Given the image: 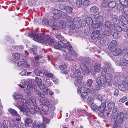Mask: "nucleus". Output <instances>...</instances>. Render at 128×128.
I'll list each match as a JSON object with an SVG mask.
<instances>
[{"mask_svg":"<svg viewBox=\"0 0 128 128\" xmlns=\"http://www.w3.org/2000/svg\"><path fill=\"white\" fill-rule=\"evenodd\" d=\"M86 85L84 83H81V85L79 86V87L83 90L87 91L88 88H86Z\"/></svg>","mask_w":128,"mask_h":128,"instance_id":"obj_49","label":"nucleus"},{"mask_svg":"<svg viewBox=\"0 0 128 128\" xmlns=\"http://www.w3.org/2000/svg\"><path fill=\"white\" fill-rule=\"evenodd\" d=\"M94 20L95 22H101L102 21L104 20L103 17L99 15L94 16Z\"/></svg>","mask_w":128,"mask_h":128,"instance_id":"obj_21","label":"nucleus"},{"mask_svg":"<svg viewBox=\"0 0 128 128\" xmlns=\"http://www.w3.org/2000/svg\"><path fill=\"white\" fill-rule=\"evenodd\" d=\"M120 18L121 20L124 24H128V22L126 17L123 15H121L120 16Z\"/></svg>","mask_w":128,"mask_h":128,"instance_id":"obj_29","label":"nucleus"},{"mask_svg":"<svg viewBox=\"0 0 128 128\" xmlns=\"http://www.w3.org/2000/svg\"><path fill=\"white\" fill-rule=\"evenodd\" d=\"M76 4L77 6L79 8H80L82 5V1L81 0H76Z\"/></svg>","mask_w":128,"mask_h":128,"instance_id":"obj_51","label":"nucleus"},{"mask_svg":"<svg viewBox=\"0 0 128 128\" xmlns=\"http://www.w3.org/2000/svg\"><path fill=\"white\" fill-rule=\"evenodd\" d=\"M120 1L121 5L119 6V7H122V6H126L127 2L126 0H120Z\"/></svg>","mask_w":128,"mask_h":128,"instance_id":"obj_58","label":"nucleus"},{"mask_svg":"<svg viewBox=\"0 0 128 128\" xmlns=\"http://www.w3.org/2000/svg\"><path fill=\"white\" fill-rule=\"evenodd\" d=\"M76 68V66H73L72 68V72L70 74V76L72 78H77V79L74 82L75 85L78 86L82 80V76L80 75L81 72L80 70Z\"/></svg>","mask_w":128,"mask_h":128,"instance_id":"obj_5","label":"nucleus"},{"mask_svg":"<svg viewBox=\"0 0 128 128\" xmlns=\"http://www.w3.org/2000/svg\"><path fill=\"white\" fill-rule=\"evenodd\" d=\"M112 21L113 22L116 24H118L120 22V20L116 16H114L113 17Z\"/></svg>","mask_w":128,"mask_h":128,"instance_id":"obj_39","label":"nucleus"},{"mask_svg":"<svg viewBox=\"0 0 128 128\" xmlns=\"http://www.w3.org/2000/svg\"><path fill=\"white\" fill-rule=\"evenodd\" d=\"M53 12L54 14L53 18L54 20L59 19L62 14L61 11L58 10H54L53 11Z\"/></svg>","mask_w":128,"mask_h":128,"instance_id":"obj_16","label":"nucleus"},{"mask_svg":"<svg viewBox=\"0 0 128 128\" xmlns=\"http://www.w3.org/2000/svg\"><path fill=\"white\" fill-rule=\"evenodd\" d=\"M106 104L104 102L98 108V114L100 116H102L104 114V112L105 111L106 108Z\"/></svg>","mask_w":128,"mask_h":128,"instance_id":"obj_14","label":"nucleus"},{"mask_svg":"<svg viewBox=\"0 0 128 128\" xmlns=\"http://www.w3.org/2000/svg\"><path fill=\"white\" fill-rule=\"evenodd\" d=\"M96 98L101 102L103 99V97L101 94H98Z\"/></svg>","mask_w":128,"mask_h":128,"instance_id":"obj_59","label":"nucleus"},{"mask_svg":"<svg viewBox=\"0 0 128 128\" xmlns=\"http://www.w3.org/2000/svg\"><path fill=\"white\" fill-rule=\"evenodd\" d=\"M24 125L21 123H17L15 124L14 126V128H24Z\"/></svg>","mask_w":128,"mask_h":128,"instance_id":"obj_40","label":"nucleus"},{"mask_svg":"<svg viewBox=\"0 0 128 128\" xmlns=\"http://www.w3.org/2000/svg\"><path fill=\"white\" fill-rule=\"evenodd\" d=\"M93 81L92 79H90L88 80L86 84L88 86L90 87L92 86Z\"/></svg>","mask_w":128,"mask_h":128,"instance_id":"obj_54","label":"nucleus"},{"mask_svg":"<svg viewBox=\"0 0 128 128\" xmlns=\"http://www.w3.org/2000/svg\"><path fill=\"white\" fill-rule=\"evenodd\" d=\"M41 73L43 74L44 75L47 77L51 78L54 77V75L52 74L49 73L46 71H42Z\"/></svg>","mask_w":128,"mask_h":128,"instance_id":"obj_26","label":"nucleus"},{"mask_svg":"<svg viewBox=\"0 0 128 128\" xmlns=\"http://www.w3.org/2000/svg\"><path fill=\"white\" fill-rule=\"evenodd\" d=\"M123 14H124L128 17V6H122V7L119 9Z\"/></svg>","mask_w":128,"mask_h":128,"instance_id":"obj_19","label":"nucleus"},{"mask_svg":"<svg viewBox=\"0 0 128 128\" xmlns=\"http://www.w3.org/2000/svg\"><path fill=\"white\" fill-rule=\"evenodd\" d=\"M87 93H88L87 91L86 92H82L81 94L82 97L84 99L86 98L88 96Z\"/></svg>","mask_w":128,"mask_h":128,"instance_id":"obj_62","label":"nucleus"},{"mask_svg":"<svg viewBox=\"0 0 128 128\" xmlns=\"http://www.w3.org/2000/svg\"><path fill=\"white\" fill-rule=\"evenodd\" d=\"M30 88H29V89L31 90L32 91L35 92L37 90L36 88L34 85L30 84Z\"/></svg>","mask_w":128,"mask_h":128,"instance_id":"obj_52","label":"nucleus"},{"mask_svg":"<svg viewBox=\"0 0 128 128\" xmlns=\"http://www.w3.org/2000/svg\"><path fill=\"white\" fill-rule=\"evenodd\" d=\"M66 60L70 61L72 62H74V59L72 58V57H69L68 56H66L65 58Z\"/></svg>","mask_w":128,"mask_h":128,"instance_id":"obj_57","label":"nucleus"},{"mask_svg":"<svg viewBox=\"0 0 128 128\" xmlns=\"http://www.w3.org/2000/svg\"><path fill=\"white\" fill-rule=\"evenodd\" d=\"M84 23V26H85V24H86V22L88 25L89 26H91V25L93 23V20L92 18H87L86 19V22Z\"/></svg>","mask_w":128,"mask_h":128,"instance_id":"obj_33","label":"nucleus"},{"mask_svg":"<svg viewBox=\"0 0 128 128\" xmlns=\"http://www.w3.org/2000/svg\"><path fill=\"white\" fill-rule=\"evenodd\" d=\"M33 123V121L31 118H27L25 122V125L26 127H29V124H32Z\"/></svg>","mask_w":128,"mask_h":128,"instance_id":"obj_28","label":"nucleus"},{"mask_svg":"<svg viewBox=\"0 0 128 128\" xmlns=\"http://www.w3.org/2000/svg\"><path fill=\"white\" fill-rule=\"evenodd\" d=\"M110 42L108 39L107 38H104L102 39V44L103 46H106Z\"/></svg>","mask_w":128,"mask_h":128,"instance_id":"obj_34","label":"nucleus"},{"mask_svg":"<svg viewBox=\"0 0 128 128\" xmlns=\"http://www.w3.org/2000/svg\"><path fill=\"white\" fill-rule=\"evenodd\" d=\"M128 100L127 97L126 96H124L120 98L119 100V102H120L124 103L127 101Z\"/></svg>","mask_w":128,"mask_h":128,"instance_id":"obj_53","label":"nucleus"},{"mask_svg":"<svg viewBox=\"0 0 128 128\" xmlns=\"http://www.w3.org/2000/svg\"><path fill=\"white\" fill-rule=\"evenodd\" d=\"M122 50L120 49H115V50L113 52V54L114 56H117L120 54L122 53Z\"/></svg>","mask_w":128,"mask_h":128,"instance_id":"obj_30","label":"nucleus"},{"mask_svg":"<svg viewBox=\"0 0 128 128\" xmlns=\"http://www.w3.org/2000/svg\"><path fill=\"white\" fill-rule=\"evenodd\" d=\"M80 66L83 71L85 73L88 74L90 72L88 67L90 65V62L85 59L80 61Z\"/></svg>","mask_w":128,"mask_h":128,"instance_id":"obj_9","label":"nucleus"},{"mask_svg":"<svg viewBox=\"0 0 128 128\" xmlns=\"http://www.w3.org/2000/svg\"><path fill=\"white\" fill-rule=\"evenodd\" d=\"M118 112L116 108L114 109L112 112L111 120L114 122L113 125L114 128H118L120 124L122 123L125 117L123 113L120 112L118 114Z\"/></svg>","mask_w":128,"mask_h":128,"instance_id":"obj_4","label":"nucleus"},{"mask_svg":"<svg viewBox=\"0 0 128 128\" xmlns=\"http://www.w3.org/2000/svg\"><path fill=\"white\" fill-rule=\"evenodd\" d=\"M106 79L107 81H111L112 79V75L108 73L106 74Z\"/></svg>","mask_w":128,"mask_h":128,"instance_id":"obj_47","label":"nucleus"},{"mask_svg":"<svg viewBox=\"0 0 128 128\" xmlns=\"http://www.w3.org/2000/svg\"><path fill=\"white\" fill-rule=\"evenodd\" d=\"M36 128H44L46 126V124H36Z\"/></svg>","mask_w":128,"mask_h":128,"instance_id":"obj_55","label":"nucleus"},{"mask_svg":"<svg viewBox=\"0 0 128 128\" xmlns=\"http://www.w3.org/2000/svg\"><path fill=\"white\" fill-rule=\"evenodd\" d=\"M42 92L43 91L44 94L46 95H48L49 94L50 96L53 95L54 93L51 90H48L47 88H44Z\"/></svg>","mask_w":128,"mask_h":128,"instance_id":"obj_27","label":"nucleus"},{"mask_svg":"<svg viewBox=\"0 0 128 128\" xmlns=\"http://www.w3.org/2000/svg\"><path fill=\"white\" fill-rule=\"evenodd\" d=\"M117 44V42L116 40H113L110 43L109 46V48L110 50L114 48Z\"/></svg>","mask_w":128,"mask_h":128,"instance_id":"obj_24","label":"nucleus"},{"mask_svg":"<svg viewBox=\"0 0 128 128\" xmlns=\"http://www.w3.org/2000/svg\"><path fill=\"white\" fill-rule=\"evenodd\" d=\"M43 82V85L42 86L44 88H42V90L44 88H45L50 86L51 85V82L50 80H46L45 82Z\"/></svg>","mask_w":128,"mask_h":128,"instance_id":"obj_31","label":"nucleus"},{"mask_svg":"<svg viewBox=\"0 0 128 128\" xmlns=\"http://www.w3.org/2000/svg\"><path fill=\"white\" fill-rule=\"evenodd\" d=\"M63 17L64 18L67 19L66 20L68 24L69 22H70L72 21L71 17L69 16L67 14H63Z\"/></svg>","mask_w":128,"mask_h":128,"instance_id":"obj_38","label":"nucleus"},{"mask_svg":"<svg viewBox=\"0 0 128 128\" xmlns=\"http://www.w3.org/2000/svg\"><path fill=\"white\" fill-rule=\"evenodd\" d=\"M108 6L110 8H114L116 6V4L115 2L112 1L109 3H108Z\"/></svg>","mask_w":128,"mask_h":128,"instance_id":"obj_46","label":"nucleus"},{"mask_svg":"<svg viewBox=\"0 0 128 128\" xmlns=\"http://www.w3.org/2000/svg\"><path fill=\"white\" fill-rule=\"evenodd\" d=\"M56 36L58 40L60 41H63L64 39V38L60 34H57Z\"/></svg>","mask_w":128,"mask_h":128,"instance_id":"obj_43","label":"nucleus"},{"mask_svg":"<svg viewBox=\"0 0 128 128\" xmlns=\"http://www.w3.org/2000/svg\"><path fill=\"white\" fill-rule=\"evenodd\" d=\"M30 101H31L34 106V108L31 107L30 102L26 100L22 99L21 102L22 103V106L18 105L17 106L20 110L24 113L28 114V109L30 112L32 114L36 113L39 114L40 115L42 114V113L40 110L36 106L37 104L36 101V99L33 97H32L29 99Z\"/></svg>","mask_w":128,"mask_h":128,"instance_id":"obj_1","label":"nucleus"},{"mask_svg":"<svg viewBox=\"0 0 128 128\" xmlns=\"http://www.w3.org/2000/svg\"><path fill=\"white\" fill-rule=\"evenodd\" d=\"M116 63L117 65L126 66L128 64V53L125 54L123 58H118Z\"/></svg>","mask_w":128,"mask_h":128,"instance_id":"obj_10","label":"nucleus"},{"mask_svg":"<svg viewBox=\"0 0 128 128\" xmlns=\"http://www.w3.org/2000/svg\"><path fill=\"white\" fill-rule=\"evenodd\" d=\"M29 36L32 38L35 41L39 43L44 44H48L49 45L52 46L54 44L53 40L48 35L46 36L41 34H36L33 32H30Z\"/></svg>","mask_w":128,"mask_h":128,"instance_id":"obj_2","label":"nucleus"},{"mask_svg":"<svg viewBox=\"0 0 128 128\" xmlns=\"http://www.w3.org/2000/svg\"><path fill=\"white\" fill-rule=\"evenodd\" d=\"M85 22V21H83L82 19L80 20L78 18H76L74 20V25H72V28H73L74 26H75L76 28H80L82 26H84Z\"/></svg>","mask_w":128,"mask_h":128,"instance_id":"obj_11","label":"nucleus"},{"mask_svg":"<svg viewBox=\"0 0 128 128\" xmlns=\"http://www.w3.org/2000/svg\"><path fill=\"white\" fill-rule=\"evenodd\" d=\"M102 73L101 76L100 80L98 82V83H101L102 85H105L107 83V80L106 79V75H102Z\"/></svg>","mask_w":128,"mask_h":128,"instance_id":"obj_20","label":"nucleus"},{"mask_svg":"<svg viewBox=\"0 0 128 128\" xmlns=\"http://www.w3.org/2000/svg\"><path fill=\"white\" fill-rule=\"evenodd\" d=\"M59 26L60 28L62 29H65V30H66V28H68L66 23L64 20L60 21L59 23Z\"/></svg>","mask_w":128,"mask_h":128,"instance_id":"obj_25","label":"nucleus"},{"mask_svg":"<svg viewBox=\"0 0 128 128\" xmlns=\"http://www.w3.org/2000/svg\"><path fill=\"white\" fill-rule=\"evenodd\" d=\"M36 82L38 86V87L42 91V88L43 87L42 84V80L41 78L38 77L36 78Z\"/></svg>","mask_w":128,"mask_h":128,"instance_id":"obj_22","label":"nucleus"},{"mask_svg":"<svg viewBox=\"0 0 128 128\" xmlns=\"http://www.w3.org/2000/svg\"><path fill=\"white\" fill-rule=\"evenodd\" d=\"M17 64L20 69H23L25 70L29 68L28 64L26 62H18Z\"/></svg>","mask_w":128,"mask_h":128,"instance_id":"obj_15","label":"nucleus"},{"mask_svg":"<svg viewBox=\"0 0 128 128\" xmlns=\"http://www.w3.org/2000/svg\"><path fill=\"white\" fill-rule=\"evenodd\" d=\"M115 106V104L114 102H110L108 104L107 106L108 109L112 110L114 108Z\"/></svg>","mask_w":128,"mask_h":128,"instance_id":"obj_35","label":"nucleus"},{"mask_svg":"<svg viewBox=\"0 0 128 128\" xmlns=\"http://www.w3.org/2000/svg\"><path fill=\"white\" fill-rule=\"evenodd\" d=\"M102 70L101 74H102V73L103 74L102 75L104 74V75H106L107 71L106 68V67H103L102 68Z\"/></svg>","mask_w":128,"mask_h":128,"instance_id":"obj_56","label":"nucleus"},{"mask_svg":"<svg viewBox=\"0 0 128 128\" xmlns=\"http://www.w3.org/2000/svg\"><path fill=\"white\" fill-rule=\"evenodd\" d=\"M10 122L7 120L4 121L3 123L1 126L2 128H8V126H10Z\"/></svg>","mask_w":128,"mask_h":128,"instance_id":"obj_23","label":"nucleus"},{"mask_svg":"<svg viewBox=\"0 0 128 128\" xmlns=\"http://www.w3.org/2000/svg\"><path fill=\"white\" fill-rule=\"evenodd\" d=\"M98 84H97L96 86V89L97 90H100L101 88V86L102 85V84L100 83H98V82H97Z\"/></svg>","mask_w":128,"mask_h":128,"instance_id":"obj_64","label":"nucleus"},{"mask_svg":"<svg viewBox=\"0 0 128 128\" xmlns=\"http://www.w3.org/2000/svg\"><path fill=\"white\" fill-rule=\"evenodd\" d=\"M42 23L44 26L48 25L51 26L52 28L54 30H56L58 29L57 23L56 21L52 20H50L49 21L47 19L44 18L42 20Z\"/></svg>","mask_w":128,"mask_h":128,"instance_id":"obj_8","label":"nucleus"},{"mask_svg":"<svg viewBox=\"0 0 128 128\" xmlns=\"http://www.w3.org/2000/svg\"><path fill=\"white\" fill-rule=\"evenodd\" d=\"M65 10L67 12L69 13L72 12V8L71 7L69 6H67L65 8Z\"/></svg>","mask_w":128,"mask_h":128,"instance_id":"obj_61","label":"nucleus"},{"mask_svg":"<svg viewBox=\"0 0 128 128\" xmlns=\"http://www.w3.org/2000/svg\"><path fill=\"white\" fill-rule=\"evenodd\" d=\"M32 47L33 48H31L29 50L30 52L35 56L34 58L33 57L30 58L31 60L32 63L35 66H38L40 64V63L39 60L40 59L42 58V57L40 55H38L36 54L37 46H36L33 45Z\"/></svg>","mask_w":128,"mask_h":128,"instance_id":"obj_6","label":"nucleus"},{"mask_svg":"<svg viewBox=\"0 0 128 128\" xmlns=\"http://www.w3.org/2000/svg\"><path fill=\"white\" fill-rule=\"evenodd\" d=\"M100 35V34L99 31L94 30L91 34L92 38V39L100 40L101 38Z\"/></svg>","mask_w":128,"mask_h":128,"instance_id":"obj_17","label":"nucleus"},{"mask_svg":"<svg viewBox=\"0 0 128 128\" xmlns=\"http://www.w3.org/2000/svg\"><path fill=\"white\" fill-rule=\"evenodd\" d=\"M105 26L108 28H110L113 26V24L112 22L110 21H107L105 24Z\"/></svg>","mask_w":128,"mask_h":128,"instance_id":"obj_42","label":"nucleus"},{"mask_svg":"<svg viewBox=\"0 0 128 128\" xmlns=\"http://www.w3.org/2000/svg\"><path fill=\"white\" fill-rule=\"evenodd\" d=\"M95 23L92 24L91 25V26L94 28H98L101 25L100 22H95Z\"/></svg>","mask_w":128,"mask_h":128,"instance_id":"obj_41","label":"nucleus"},{"mask_svg":"<svg viewBox=\"0 0 128 128\" xmlns=\"http://www.w3.org/2000/svg\"><path fill=\"white\" fill-rule=\"evenodd\" d=\"M112 33V31L110 30H106L103 33V34L105 36H109Z\"/></svg>","mask_w":128,"mask_h":128,"instance_id":"obj_45","label":"nucleus"},{"mask_svg":"<svg viewBox=\"0 0 128 128\" xmlns=\"http://www.w3.org/2000/svg\"><path fill=\"white\" fill-rule=\"evenodd\" d=\"M8 111L14 117L16 121H19L20 120L21 117L16 110L12 108H10L8 110Z\"/></svg>","mask_w":128,"mask_h":128,"instance_id":"obj_13","label":"nucleus"},{"mask_svg":"<svg viewBox=\"0 0 128 128\" xmlns=\"http://www.w3.org/2000/svg\"><path fill=\"white\" fill-rule=\"evenodd\" d=\"M32 83L30 80H21L20 84L19 85V86L22 88H26V89L29 90L30 88V85L28 82Z\"/></svg>","mask_w":128,"mask_h":128,"instance_id":"obj_12","label":"nucleus"},{"mask_svg":"<svg viewBox=\"0 0 128 128\" xmlns=\"http://www.w3.org/2000/svg\"><path fill=\"white\" fill-rule=\"evenodd\" d=\"M99 9L96 6H93L90 8V11L91 12L94 13H97L99 11Z\"/></svg>","mask_w":128,"mask_h":128,"instance_id":"obj_32","label":"nucleus"},{"mask_svg":"<svg viewBox=\"0 0 128 128\" xmlns=\"http://www.w3.org/2000/svg\"><path fill=\"white\" fill-rule=\"evenodd\" d=\"M118 87L120 90L123 92L126 90L127 88L124 84H119Z\"/></svg>","mask_w":128,"mask_h":128,"instance_id":"obj_36","label":"nucleus"},{"mask_svg":"<svg viewBox=\"0 0 128 128\" xmlns=\"http://www.w3.org/2000/svg\"><path fill=\"white\" fill-rule=\"evenodd\" d=\"M14 98L16 99H20L22 98L23 96L22 95L20 94H17L16 92L14 93L13 95Z\"/></svg>","mask_w":128,"mask_h":128,"instance_id":"obj_37","label":"nucleus"},{"mask_svg":"<svg viewBox=\"0 0 128 128\" xmlns=\"http://www.w3.org/2000/svg\"><path fill=\"white\" fill-rule=\"evenodd\" d=\"M54 48L64 52L66 51V48L68 50L69 53L74 57L76 56H77V54L75 51L73 50V48L69 42L65 44L62 42H55Z\"/></svg>","mask_w":128,"mask_h":128,"instance_id":"obj_3","label":"nucleus"},{"mask_svg":"<svg viewBox=\"0 0 128 128\" xmlns=\"http://www.w3.org/2000/svg\"><path fill=\"white\" fill-rule=\"evenodd\" d=\"M12 56L13 58L16 60H18L20 58V54L18 53H14L12 54Z\"/></svg>","mask_w":128,"mask_h":128,"instance_id":"obj_44","label":"nucleus"},{"mask_svg":"<svg viewBox=\"0 0 128 128\" xmlns=\"http://www.w3.org/2000/svg\"><path fill=\"white\" fill-rule=\"evenodd\" d=\"M91 103V108L92 110L94 111H96L98 109V107L96 105L94 104L92 102Z\"/></svg>","mask_w":128,"mask_h":128,"instance_id":"obj_48","label":"nucleus"},{"mask_svg":"<svg viewBox=\"0 0 128 128\" xmlns=\"http://www.w3.org/2000/svg\"><path fill=\"white\" fill-rule=\"evenodd\" d=\"M37 94L39 97L42 98L40 99V102H41L44 105L48 107L49 108L51 109L53 111L55 110V106L52 105L46 99L44 98L45 97V94H43L40 91H38Z\"/></svg>","mask_w":128,"mask_h":128,"instance_id":"obj_7","label":"nucleus"},{"mask_svg":"<svg viewBox=\"0 0 128 128\" xmlns=\"http://www.w3.org/2000/svg\"><path fill=\"white\" fill-rule=\"evenodd\" d=\"M83 5L85 6H88L90 4V2L88 0H86L82 2Z\"/></svg>","mask_w":128,"mask_h":128,"instance_id":"obj_63","label":"nucleus"},{"mask_svg":"<svg viewBox=\"0 0 128 128\" xmlns=\"http://www.w3.org/2000/svg\"><path fill=\"white\" fill-rule=\"evenodd\" d=\"M87 92L88 93H89L91 94H94L96 92V90L94 88H92L91 89H90L89 88H88L87 89Z\"/></svg>","mask_w":128,"mask_h":128,"instance_id":"obj_60","label":"nucleus"},{"mask_svg":"<svg viewBox=\"0 0 128 128\" xmlns=\"http://www.w3.org/2000/svg\"><path fill=\"white\" fill-rule=\"evenodd\" d=\"M120 36V32H116L114 33L113 37L115 39H117Z\"/></svg>","mask_w":128,"mask_h":128,"instance_id":"obj_50","label":"nucleus"},{"mask_svg":"<svg viewBox=\"0 0 128 128\" xmlns=\"http://www.w3.org/2000/svg\"><path fill=\"white\" fill-rule=\"evenodd\" d=\"M101 68L100 65L99 64H96L94 66V69H92L90 70L91 74L93 75L95 74V72H98L100 71Z\"/></svg>","mask_w":128,"mask_h":128,"instance_id":"obj_18","label":"nucleus"}]
</instances>
